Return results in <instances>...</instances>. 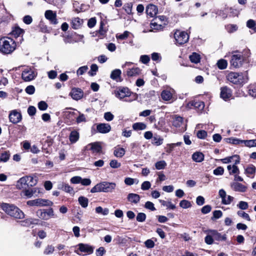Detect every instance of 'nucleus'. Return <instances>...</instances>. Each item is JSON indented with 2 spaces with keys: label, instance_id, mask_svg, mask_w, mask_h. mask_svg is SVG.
<instances>
[{
  "label": "nucleus",
  "instance_id": "obj_1",
  "mask_svg": "<svg viewBox=\"0 0 256 256\" xmlns=\"http://www.w3.org/2000/svg\"><path fill=\"white\" fill-rule=\"evenodd\" d=\"M0 207L7 214L16 218H24V212L17 206L12 204L2 203Z\"/></svg>",
  "mask_w": 256,
  "mask_h": 256
},
{
  "label": "nucleus",
  "instance_id": "obj_2",
  "mask_svg": "<svg viewBox=\"0 0 256 256\" xmlns=\"http://www.w3.org/2000/svg\"><path fill=\"white\" fill-rule=\"evenodd\" d=\"M204 232L206 234L204 238L205 242L208 245L214 244V240L220 241L225 240L226 236L225 235H222L217 230H204Z\"/></svg>",
  "mask_w": 256,
  "mask_h": 256
},
{
  "label": "nucleus",
  "instance_id": "obj_3",
  "mask_svg": "<svg viewBox=\"0 0 256 256\" xmlns=\"http://www.w3.org/2000/svg\"><path fill=\"white\" fill-rule=\"evenodd\" d=\"M15 42L9 38H3L0 39V51L6 54H10L16 48Z\"/></svg>",
  "mask_w": 256,
  "mask_h": 256
},
{
  "label": "nucleus",
  "instance_id": "obj_4",
  "mask_svg": "<svg viewBox=\"0 0 256 256\" xmlns=\"http://www.w3.org/2000/svg\"><path fill=\"white\" fill-rule=\"evenodd\" d=\"M116 184L114 182H103L98 184L93 187L90 192L95 193L98 192H112L116 188Z\"/></svg>",
  "mask_w": 256,
  "mask_h": 256
},
{
  "label": "nucleus",
  "instance_id": "obj_5",
  "mask_svg": "<svg viewBox=\"0 0 256 256\" xmlns=\"http://www.w3.org/2000/svg\"><path fill=\"white\" fill-rule=\"evenodd\" d=\"M115 96L120 99L124 98L125 101L130 102L132 100H129L128 98L131 95V92L128 88H120L114 92Z\"/></svg>",
  "mask_w": 256,
  "mask_h": 256
},
{
  "label": "nucleus",
  "instance_id": "obj_6",
  "mask_svg": "<svg viewBox=\"0 0 256 256\" xmlns=\"http://www.w3.org/2000/svg\"><path fill=\"white\" fill-rule=\"evenodd\" d=\"M174 38L177 44L182 45L188 42L189 36L185 32H181L177 30L174 33Z\"/></svg>",
  "mask_w": 256,
  "mask_h": 256
},
{
  "label": "nucleus",
  "instance_id": "obj_7",
  "mask_svg": "<svg viewBox=\"0 0 256 256\" xmlns=\"http://www.w3.org/2000/svg\"><path fill=\"white\" fill-rule=\"evenodd\" d=\"M244 60V58L240 54H234L232 56L230 64L234 68L240 67Z\"/></svg>",
  "mask_w": 256,
  "mask_h": 256
},
{
  "label": "nucleus",
  "instance_id": "obj_8",
  "mask_svg": "<svg viewBox=\"0 0 256 256\" xmlns=\"http://www.w3.org/2000/svg\"><path fill=\"white\" fill-rule=\"evenodd\" d=\"M27 204L30 206H50L52 202L46 200L42 198H38L34 200H30L27 202Z\"/></svg>",
  "mask_w": 256,
  "mask_h": 256
},
{
  "label": "nucleus",
  "instance_id": "obj_9",
  "mask_svg": "<svg viewBox=\"0 0 256 256\" xmlns=\"http://www.w3.org/2000/svg\"><path fill=\"white\" fill-rule=\"evenodd\" d=\"M218 195L222 198V203L225 205L230 204L234 199V197L227 195L226 191L224 189L219 190Z\"/></svg>",
  "mask_w": 256,
  "mask_h": 256
},
{
  "label": "nucleus",
  "instance_id": "obj_10",
  "mask_svg": "<svg viewBox=\"0 0 256 256\" xmlns=\"http://www.w3.org/2000/svg\"><path fill=\"white\" fill-rule=\"evenodd\" d=\"M232 91L226 86L220 88V97L225 101L229 100L232 98Z\"/></svg>",
  "mask_w": 256,
  "mask_h": 256
},
{
  "label": "nucleus",
  "instance_id": "obj_11",
  "mask_svg": "<svg viewBox=\"0 0 256 256\" xmlns=\"http://www.w3.org/2000/svg\"><path fill=\"white\" fill-rule=\"evenodd\" d=\"M22 79L26 82H28L32 80L35 75L34 71L29 68H26L24 70L22 74Z\"/></svg>",
  "mask_w": 256,
  "mask_h": 256
},
{
  "label": "nucleus",
  "instance_id": "obj_12",
  "mask_svg": "<svg viewBox=\"0 0 256 256\" xmlns=\"http://www.w3.org/2000/svg\"><path fill=\"white\" fill-rule=\"evenodd\" d=\"M174 94V89L170 88L164 90L162 91L161 93V96L163 100L166 101L173 100L174 99L173 97V94Z\"/></svg>",
  "mask_w": 256,
  "mask_h": 256
},
{
  "label": "nucleus",
  "instance_id": "obj_13",
  "mask_svg": "<svg viewBox=\"0 0 256 256\" xmlns=\"http://www.w3.org/2000/svg\"><path fill=\"white\" fill-rule=\"evenodd\" d=\"M188 106L191 110L200 112L204 110V104L202 101H193L189 102Z\"/></svg>",
  "mask_w": 256,
  "mask_h": 256
},
{
  "label": "nucleus",
  "instance_id": "obj_14",
  "mask_svg": "<svg viewBox=\"0 0 256 256\" xmlns=\"http://www.w3.org/2000/svg\"><path fill=\"white\" fill-rule=\"evenodd\" d=\"M230 188L233 190L240 192H246L247 190L246 186L238 182H232Z\"/></svg>",
  "mask_w": 256,
  "mask_h": 256
},
{
  "label": "nucleus",
  "instance_id": "obj_15",
  "mask_svg": "<svg viewBox=\"0 0 256 256\" xmlns=\"http://www.w3.org/2000/svg\"><path fill=\"white\" fill-rule=\"evenodd\" d=\"M45 17L46 19L49 20L51 24H58L56 20V14L51 10H47L44 14Z\"/></svg>",
  "mask_w": 256,
  "mask_h": 256
},
{
  "label": "nucleus",
  "instance_id": "obj_16",
  "mask_svg": "<svg viewBox=\"0 0 256 256\" xmlns=\"http://www.w3.org/2000/svg\"><path fill=\"white\" fill-rule=\"evenodd\" d=\"M78 249L81 252L92 254L94 252V248L88 244L80 243L78 244Z\"/></svg>",
  "mask_w": 256,
  "mask_h": 256
},
{
  "label": "nucleus",
  "instance_id": "obj_17",
  "mask_svg": "<svg viewBox=\"0 0 256 256\" xmlns=\"http://www.w3.org/2000/svg\"><path fill=\"white\" fill-rule=\"evenodd\" d=\"M96 129L100 133L106 134L110 132L111 126L108 124L101 123L97 124Z\"/></svg>",
  "mask_w": 256,
  "mask_h": 256
},
{
  "label": "nucleus",
  "instance_id": "obj_18",
  "mask_svg": "<svg viewBox=\"0 0 256 256\" xmlns=\"http://www.w3.org/2000/svg\"><path fill=\"white\" fill-rule=\"evenodd\" d=\"M146 12L150 18H153L156 14L158 8L155 5L150 4L146 6Z\"/></svg>",
  "mask_w": 256,
  "mask_h": 256
},
{
  "label": "nucleus",
  "instance_id": "obj_19",
  "mask_svg": "<svg viewBox=\"0 0 256 256\" xmlns=\"http://www.w3.org/2000/svg\"><path fill=\"white\" fill-rule=\"evenodd\" d=\"M88 148H90L93 153H99L102 151V146L99 142H95L89 144L87 146Z\"/></svg>",
  "mask_w": 256,
  "mask_h": 256
},
{
  "label": "nucleus",
  "instance_id": "obj_20",
  "mask_svg": "<svg viewBox=\"0 0 256 256\" xmlns=\"http://www.w3.org/2000/svg\"><path fill=\"white\" fill-rule=\"evenodd\" d=\"M70 94L73 99L78 100L82 97L83 92L80 88H74L72 89Z\"/></svg>",
  "mask_w": 256,
  "mask_h": 256
},
{
  "label": "nucleus",
  "instance_id": "obj_21",
  "mask_svg": "<svg viewBox=\"0 0 256 256\" xmlns=\"http://www.w3.org/2000/svg\"><path fill=\"white\" fill-rule=\"evenodd\" d=\"M122 72L120 69H115L111 72L110 78L117 82H121L122 79L121 78Z\"/></svg>",
  "mask_w": 256,
  "mask_h": 256
},
{
  "label": "nucleus",
  "instance_id": "obj_22",
  "mask_svg": "<svg viewBox=\"0 0 256 256\" xmlns=\"http://www.w3.org/2000/svg\"><path fill=\"white\" fill-rule=\"evenodd\" d=\"M238 84H242L247 82L248 80V73L247 71L244 72L238 73Z\"/></svg>",
  "mask_w": 256,
  "mask_h": 256
},
{
  "label": "nucleus",
  "instance_id": "obj_23",
  "mask_svg": "<svg viewBox=\"0 0 256 256\" xmlns=\"http://www.w3.org/2000/svg\"><path fill=\"white\" fill-rule=\"evenodd\" d=\"M141 73V70L138 68H129L126 71V75L128 77H134L139 76Z\"/></svg>",
  "mask_w": 256,
  "mask_h": 256
},
{
  "label": "nucleus",
  "instance_id": "obj_24",
  "mask_svg": "<svg viewBox=\"0 0 256 256\" xmlns=\"http://www.w3.org/2000/svg\"><path fill=\"white\" fill-rule=\"evenodd\" d=\"M83 24V20L78 17L72 18V27L74 29L80 28Z\"/></svg>",
  "mask_w": 256,
  "mask_h": 256
},
{
  "label": "nucleus",
  "instance_id": "obj_25",
  "mask_svg": "<svg viewBox=\"0 0 256 256\" xmlns=\"http://www.w3.org/2000/svg\"><path fill=\"white\" fill-rule=\"evenodd\" d=\"M9 118L11 122L16 124L22 119L21 113H10Z\"/></svg>",
  "mask_w": 256,
  "mask_h": 256
},
{
  "label": "nucleus",
  "instance_id": "obj_26",
  "mask_svg": "<svg viewBox=\"0 0 256 256\" xmlns=\"http://www.w3.org/2000/svg\"><path fill=\"white\" fill-rule=\"evenodd\" d=\"M36 192L40 193V190L38 188H34L28 190L26 189L23 191L24 196L29 198L32 197L34 195L36 196H37V195L36 194Z\"/></svg>",
  "mask_w": 256,
  "mask_h": 256
},
{
  "label": "nucleus",
  "instance_id": "obj_27",
  "mask_svg": "<svg viewBox=\"0 0 256 256\" xmlns=\"http://www.w3.org/2000/svg\"><path fill=\"white\" fill-rule=\"evenodd\" d=\"M27 177L24 176L21 178L18 182L16 184V187L18 189H22L26 188V186H28V183L27 181Z\"/></svg>",
  "mask_w": 256,
  "mask_h": 256
},
{
  "label": "nucleus",
  "instance_id": "obj_28",
  "mask_svg": "<svg viewBox=\"0 0 256 256\" xmlns=\"http://www.w3.org/2000/svg\"><path fill=\"white\" fill-rule=\"evenodd\" d=\"M238 73L230 72L227 76V79L234 84H238Z\"/></svg>",
  "mask_w": 256,
  "mask_h": 256
},
{
  "label": "nucleus",
  "instance_id": "obj_29",
  "mask_svg": "<svg viewBox=\"0 0 256 256\" xmlns=\"http://www.w3.org/2000/svg\"><path fill=\"white\" fill-rule=\"evenodd\" d=\"M58 188L69 194H74V191L73 188L69 184L66 183H62L58 185Z\"/></svg>",
  "mask_w": 256,
  "mask_h": 256
},
{
  "label": "nucleus",
  "instance_id": "obj_30",
  "mask_svg": "<svg viewBox=\"0 0 256 256\" xmlns=\"http://www.w3.org/2000/svg\"><path fill=\"white\" fill-rule=\"evenodd\" d=\"M80 138V134L76 130H72L71 132L69 140L72 144L76 143Z\"/></svg>",
  "mask_w": 256,
  "mask_h": 256
},
{
  "label": "nucleus",
  "instance_id": "obj_31",
  "mask_svg": "<svg viewBox=\"0 0 256 256\" xmlns=\"http://www.w3.org/2000/svg\"><path fill=\"white\" fill-rule=\"evenodd\" d=\"M128 200L130 202L137 204L140 200V196L136 194H130L128 196Z\"/></svg>",
  "mask_w": 256,
  "mask_h": 256
},
{
  "label": "nucleus",
  "instance_id": "obj_32",
  "mask_svg": "<svg viewBox=\"0 0 256 256\" xmlns=\"http://www.w3.org/2000/svg\"><path fill=\"white\" fill-rule=\"evenodd\" d=\"M192 158L196 162H202L204 159V155L200 152H196L192 154Z\"/></svg>",
  "mask_w": 256,
  "mask_h": 256
},
{
  "label": "nucleus",
  "instance_id": "obj_33",
  "mask_svg": "<svg viewBox=\"0 0 256 256\" xmlns=\"http://www.w3.org/2000/svg\"><path fill=\"white\" fill-rule=\"evenodd\" d=\"M256 170V167L252 164H250L245 169L244 173L248 176H250V175H254L255 174Z\"/></svg>",
  "mask_w": 256,
  "mask_h": 256
},
{
  "label": "nucleus",
  "instance_id": "obj_34",
  "mask_svg": "<svg viewBox=\"0 0 256 256\" xmlns=\"http://www.w3.org/2000/svg\"><path fill=\"white\" fill-rule=\"evenodd\" d=\"M189 58L191 62L194 64L198 63L200 60V55L196 54V52H193L191 55L190 56Z\"/></svg>",
  "mask_w": 256,
  "mask_h": 256
},
{
  "label": "nucleus",
  "instance_id": "obj_35",
  "mask_svg": "<svg viewBox=\"0 0 256 256\" xmlns=\"http://www.w3.org/2000/svg\"><path fill=\"white\" fill-rule=\"evenodd\" d=\"M125 152L124 148H116L114 150V154L117 158H122L124 155Z\"/></svg>",
  "mask_w": 256,
  "mask_h": 256
},
{
  "label": "nucleus",
  "instance_id": "obj_36",
  "mask_svg": "<svg viewBox=\"0 0 256 256\" xmlns=\"http://www.w3.org/2000/svg\"><path fill=\"white\" fill-rule=\"evenodd\" d=\"M78 201L80 206L84 208H86L88 206V198L80 196L78 198Z\"/></svg>",
  "mask_w": 256,
  "mask_h": 256
},
{
  "label": "nucleus",
  "instance_id": "obj_37",
  "mask_svg": "<svg viewBox=\"0 0 256 256\" xmlns=\"http://www.w3.org/2000/svg\"><path fill=\"white\" fill-rule=\"evenodd\" d=\"M132 128L135 130H144L146 128V125L142 122H136L133 124Z\"/></svg>",
  "mask_w": 256,
  "mask_h": 256
},
{
  "label": "nucleus",
  "instance_id": "obj_38",
  "mask_svg": "<svg viewBox=\"0 0 256 256\" xmlns=\"http://www.w3.org/2000/svg\"><path fill=\"white\" fill-rule=\"evenodd\" d=\"M217 66L220 70L226 69L228 66V62L224 59H220L217 62Z\"/></svg>",
  "mask_w": 256,
  "mask_h": 256
},
{
  "label": "nucleus",
  "instance_id": "obj_39",
  "mask_svg": "<svg viewBox=\"0 0 256 256\" xmlns=\"http://www.w3.org/2000/svg\"><path fill=\"white\" fill-rule=\"evenodd\" d=\"M159 202L164 206H166L168 208L174 210L176 208L174 204H173L170 202H166L164 200H160Z\"/></svg>",
  "mask_w": 256,
  "mask_h": 256
},
{
  "label": "nucleus",
  "instance_id": "obj_40",
  "mask_svg": "<svg viewBox=\"0 0 256 256\" xmlns=\"http://www.w3.org/2000/svg\"><path fill=\"white\" fill-rule=\"evenodd\" d=\"M96 212L97 214H100L104 216H106L108 214L109 210L107 208H103L101 206H98L96 208Z\"/></svg>",
  "mask_w": 256,
  "mask_h": 256
},
{
  "label": "nucleus",
  "instance_id": "obj_41",
  "mask_svg": "<svg viewBox=\"0 0 256 256\" xmlns=\"http://www.w3.org/2000/svg\"><path fill=\"white\" fill-rule=\"evenodd\" d=\"M182 122V118L180 116H176L172 122L173 125L176 127L180 126Z\"/></svg>",
  "mask_w": 256,
  "mask_h": 256
},
{
  "label": "nucleus",
  "instance_id": "obj_42",
  "mask_svg": "<svg viewBox=\"0 0 256 256\" xmlns=\"http://www.w3.org/2000/svg\"><path fill=\"white\" fill-rule=\"evenodd\" d=\"M36 216L41 219L44 220L48 219V216H46V210H39L36 212Z\"/></svg>",
  "mask_w": 256,
  "mask_h": 256
},
{
  "label": "nucleus",
  "instance_id": "obj_43",
  "mask_svg": "<svg viewBox=\"0 0 256 256\" xmlns=\"http://www.w3.org/2000/svg\"><path fill=\"white\" fill-rule=\"evenodd\" d=\"M164 139L160 136H155L152 139V144L156 146H160L163 142Z\"/></svg>",
  "mask_w": 256,
  "mask_h": 256
},
{
  "label": "nucleus",
  "instance_id": "obj_44",
  "mask_svg": "<svg viewBox=\"0 0 256 256\" xmlns=\"http://www.w3.org/2000/svg\"><path fill=\"white\" fill-rule=\"evenodd\" d=\"M166 166V163L164 160L158 161L155 164L156 168L158 170L164 169Z\"/></svg>",
  "mask_w": 256,
  "mask_h": 256
},
{
  "label": "nucleus",
  "instance_id": "obj_45",
  "mask_svg": "<svg viewBox=\"0 0 256 256\" xmlns=\"http://www.w3.org/2000/svg\"><path fill=\"white\" fill-rule=\"evenodd\" d=\"M98 70V66L96 64H92L90 66V70L88 72L89 75L92 76H95Z\"/></svg>",
  "mask_w": 256,
  "mask_h": 256
},
{
  "label": "nucleus",
  "instance_id": "obj_46",
  "mask_svg": "<svg viewBox=\"0 0 256 256\" xmlns=\"http://www.w3.org/2000/svg\"><path fill=\"white\" fill-rule=\"evenodd\" d=\"M10 156V154L9 152H4L2 153L0 156V160L2 162H6L8 160Z\"/></svg>",
  "mask_w": 256,
  "mask_h": 256
},
{
  "label": "nucleus",
  "instance_id": "obj_47",
  "mask_svg": "<svg viewBox=\"0 0 256 256\" xmlns=\"http://www.w3.org/2000/svg\"><path fill=\"white\" fill-rule=\"evenodd\" d=\"M237 206L242 210H246L248 208V203L244 201H240L237 204Z\"/></svg>",
  "mask_w": 256,
  "mask_h": 256
},
{
  "label": "nucleus",
  "instance_id": "obj_48",
  "mask_svg": "<svg viewBox=\"0 0 256 256\" xmlns=\"http://www.w3.org/2000/svg\"><path fill=\"white\" fill-rule=\"evenodd\" d=\"M28 179H27L28 186H32L36 184L37 180H34V177L32 176H26Z\"/></svg>",
  "mask_w": 256,
  "mask_h": 256
},
{
  "label": "nucleus",
  "instance_id": "obj_49",
  "mask_svg": "<svg viewBox=\"0 0 256 256\" xmlns=\"http://www.w3.org/2000/svg\"><path fill=\"white\" fill-rule=\"evenodd\" d=\"M226 140L228 142L235 144H242V140H240L237 138H227L226 139Z\"/></svg>",
  "mask_w": 256,
  "mask_h": 256
},
{
  "label": "nucleus",
  "instance_id": "obj_50",
  "mask_svg": "<svg viewBox=\"0 0 256 256\" xmlns=\"http://www.w3.org/2000/svg\"><path fill=\"white\" fill-rule=\"evenodd\" d=\"M38 106L40 110L44 111L46 110L48 105L44 101H40L38 103Z\"/></svg>",
  "mask_w": 256,
  "mask_h": 256
},
{
  "label": "nucleus",
  "instance_id": "obj_51",
  "mask_svg": "<svg viewBox=\"0 0 256 256\" xmlns=\"http://www.w3.org/2000/svg\"><path fill=\"white\" fill-rule=\"evenodd\" d=\"M38 220L28 219L22 222V224L24 226H28L32 224H36V222Z\"/></svg>",
  "mask_w": 256,
  "mask_h": 256
},
{
  "label": "nucleus",
  "instance_id": "obj_52",
  "mask_svg": "<svg viewBox=\"0 0 256 256\" xmlns=\"http://www.w3.org/2000/svg\"><path fill=\"white\" fill-rule=\"evenodd\" d=\"M180 206L183 208H187L191 206L190 202L187 200H182L180 203Z\"/></svg>",
  "mask_w": 256,
  "mask_h": 256
},
{
  "label": "nucleus",
  "instance_id": "obj_53",
  "mask_svg": "<svg viewBox=\"0 0 256 256\" xmlns=\"http://www.w3.org/2000/svg\"><path fill=\"white\" fill-rule=\"evenodd\" d=\"M237 214L248 221H250L251 220L249 215L244 212L239 210L237 212Z\"/></svg>",
  "mask_w": 256,
  "mask_h": 256
},
{
  "label": "nucleus",
  "instance_id": "obj_54",
  "mask_svg": "<svg viewBox=\"0 0 256 256\" xmlns=\"http://www.w3.org/2000/svg\"><path fill=\"white\" fill-rule=\"evenodd\" d=\"M224 169L222 166H218L214 170L213 173L216 176H222L224 174Z\"/></svg>",
  "mask_w": 256,
  "mask_h": 256
},
{
  "label": "nucleus",
  "instance_id": "obj_55",
  "mask_svg": "<svg viewBox=\"0 0 256 256\" xmlns=\"http://www.w3.org/2000/svg\"><path fill=\"white\" fill-rule=\"evenodd\" d=\"M136 220L138 222H144L146 219V214L143 212H139L136 216Z\"/></svg>",
  "mask_w": 256,
  "mask_h": 256
},
{
  "label": "nucleus",
  "instance_id": "obj_56",
  "mask_svg": "<svg viewBox=\"0 0 256 256\" xmlns=\"http://www.w3.org/2000/svg\"><path fill=\"white\" fill-rule=\"evenodd\" d=\"M110 166L113 168H120L121 166V164L120 162H118L117 160H110Z\"/></svg>",
  "mask_w": 256,
  "mask_h": 256
},
{
  "label": "nucleus",
  "instance_id": "obj_57",
  "mask_svg": "<svg viewBox=\"0 0 256 256\" xmlns=\"http://www.w3.org/2000/svg\"><path fill=\"white\" fill-rule=\"evenodd\" d=\"M54 250V248L52 245H48L45 248L44 254H52Z\"/></svg>",
  "mask_w": 256,
  "mask_h": 256
},
{
  "label": "nucleus",
  "instance_id": "obj_58",
  "mask_svg": "<svg viewBox=\"0 0 256 256\" xmlns=\"http://www.w3.org/2000/svg\"><path fill=\"white\" fill-rule=\"evenodd\" d=\"M222 216V212L221 210H217L213 212V216L212 220L218 219L221 218Z\"/></svg>",
  "mask_w": 256,
  "mask_h": 256
},
{
  "label": "nucleus",
  "instance_id": "obj_59",
  "mask_svg": "<svg viewBox=\"0 0 256 256\" xmlns=\"http://www.w3.org/2000/svg\"><path fill=\"white\" fill-rule=\"evenodd\" d=\"M196 136L199 138L204 139L207 136V132L204 130H198Z\"/></svg>",
  "mask_w": 256,
  "mask_h": 256
},
{
  "label": "nucleus",
  "instance_id": "obj_60",
  "mask_svg": "<svg viewBox=\"0 0 256 256\" xmlns=\"http://www.w3.org/2000/svg\"><path fill=\"white\" fill-rule=\"evenodd\" d=\"M228 32L230 33L236 31L238 29V27L235 24H228L226 27Z\"/></svg>",
  "mask_w": 256,
  "mask_h": 256
},
{
  "label": "nucleus",
  "instance_id": "obj_61",
  "mask_svg": "<svg viewBox=\"0 0 256 256\" xmlns=\"http://www.w3.org/2000/svg\"><path fill=\"white\" fill-rule=\"evenodd\" d=\"M130 32L128 31H125L123 34H117L116 38L117 39L120 40H125L129 36Z\"/></svg>",
  "mask_w": 256,
  "mask_h": 256
},
{
  "label": "nucleus",
  "instance_id": "obj_62",
  "mask_svg": "<svg viewBox=\"0 0 256 256\" xmlns=\"http://www.w3.org/2000/svg\"><path fill=\"white\" fill-rule=\"evenodd\" d=\"M151 186V184L148 181H145L141 185V188L143 190H148Z\"/></svg>",
  "mask_w": 256,
  "mask_h": 256
},
{
  "label": "nucleus",
  "instance_id": "obj_63",
  "mask_svg": "<svg viewBox=\"0 0 256 256\" xmlns=\"http://www.w3.org/2000/svg\"><path fill=\"white\" fill-rule=\"evenodd\" d=\"M144 206L146 208L152 211H154L156 210V208L154 206V204L150 202H146L145 203Z\"/></svg>",
  "mask_w": 256,
  "mask_h": 256
},
{
  "label": "nucleus",
  "instance_id": "obj_64",
  "mask_svg": "<svg viewBox=\"0 0 256 256\" xmlns=\"http://www.w3.org/2000/svg\"><path fill=\"white\" fill-rule=\"evenodd\" d=\"M106 253V250L102 246L100 247L98 249L96 250V256H103V255Z\"/></svg>",
  "mask_w": 256,
  "mask_h": 256
}]
</instances>
